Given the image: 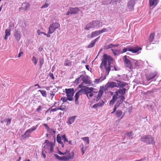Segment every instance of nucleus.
<instances>
[{
    "label": "nucleus",
    "instance_id": "1",
    "mask_svg": "<svg viewBox=\"0 0 161 161\" xmlns=\"http://www.w3.org/2000/svg\"><path fill=\"white\" fill-rule=\"evenodd\" d=\"M113 60L114 59L112 57L106 54H104L103 55V58L102 60L100 68L102 69L104 66L107 72V75H108L111 70V63Z\"/></svg>",
    "mask_w": 161,
    "mask_h": 161
},
{
    "label": "nucleus",
    "instance_id": "2",
    "mask_svg": "<svg viewBox=\"0 0 161 161\" xmlns=\"http://www.w3.org/2000/svg\"><path fill=\"white\" fill-rule=\"evenodd\" d=\"M61 150L62 152L58 150V153L59 155H64L63 156L64 161H68L73 159L75 155V153L73 151L70 152L67 149L65 151L62 149Z\"/></svg>",
    "mask_w": 161,
    "mask_h": 161
},
{
    "label": "nucleus",
    "instance_id": "3",
    "mask_svg": "<svg viewBox=\"0 0 161 161\" xmlns=\"http://www.w3.org/2000/svg\"><path fill=\"white\" fill-rule=\"evenodd\" d=\"M102 24V22L98 20H94L87 24L85 26V30L88 31L91 29L98 28L101 25L100 24Z\"/></svg>",
    "mask_w": 161,
    "mask_h": 161
},
{
    "label": "nucleus",
    "instance_id": "4",
    "mask_svg": "<svg viewBox=\"0 0 161 161\" xmlns=\"http://www.w3.org/2000/svg\"><path fill=\"white\" fill-rule=\"evenodd\" d=\"M141 141L147 144H155V142L154 141L153 137L150 135L143 136L141 138Z\"/></svg>",
    "mask_w": 161,
    "mask_h": 161
},
{
    "label": "nucleus",
    "instance_id": "5",
    "mask_svg": "<svg viewBox=\"0 0 161 161\" xmlns=\"http://www.w3.org/2000/svg\"><path fill=\"white\" fill-rule=\"evenodd\" d=\"M65 91L68 100L69 101H72L73 100V96L75 92L74 89L73 88L65 89Z\"/></svg>",
    "mask_w": 161,
    "mask_h": 161
},
{
    "label": "nucleus",
    "instance_id": "6",
    "mask_svg": "<svg viewBox=\"0 0 161 161\" xmlns=\"http://www.w3.org/2000/svg\"><path fill=\"white\" fill-rule=\"evenodd\" d=\"M59 26L60 25L57 22L53 23L49 26L48 34H52L53 33Z\"/></svg>",
    "mask_w": 161,
    "mask_h": 161
},
{
    "label": "nucleus",
    "instance_id": "7",
    "mask_svg": "<svg viewBox=\"0 0 161 161\" xmlns=\"http://www.w3.org/2000/svg\"><path fill=\"white\" fill-rule=\"evenodd\" d=\"M123 59L125 66L130 69H132L133 67L132 64L130 61L127 58V56L125 55L124 56Z\"/></svg>",
    "mask_w": 161,
    "mask_h": 161
},
{
    "label": "nucleus",
    "instance_id": "8",
    "mask_svg": "<svg viewBox=\"0 0 161 161\" xmlns=\"http://www.w3.org/2000/svg\"><path fill=\"white\" fill-rule=\"evenodd\" d=\"M80 11V10L78 7H70L69 8V10L67 12L66 14L69 15V14H76L78 13Z\"/></svg>",
    "mask_w": 161,
    "mask_h": 161
},
{
    "label": "nucleus",
    "instance_id": "9",
    "mask_svg": "<svg viewBox=\"0 0 161 161\" xmlns=\"http://www.w3.org/2000/svg\"><path fill=\"white\" fill-rule=\"evenodd\" d=\"M114 87H118L116 83L114 82H109L105 86L104 90H108V88H113Z\"/></svg>",
    "mask_w": 161,
    "mask_h": 161
},
{
    "label": "nucleus",
    "instance_id": "10",
    "mask_svg": "<svg viewBox=\"0 0 161 161\" xmlns=\"http://www.w3.org/2000/svg\"><path fill=\"white\" fill-rule=\"evenodd\" d=\"M45 143L46 144L44 146V148L45 149H50L51 152H52L53 150L54 145L53 142H50L48 140H46Z\"/></svg>",
    "mask_w": 161,
    "mask_h": 161
},
{
    "label": "nucleus",
    "instance_id": "11",
    "mask_svg": "<svg viewBox=\"0 0 161 161\" xmlns=\"http://www.w3.org/2000/svg\"><path fill=\"white\" fill-rule=\"evenodd\" d=\"M119 97L120 98V102L119 103H117L115 104L114 105V110L113 111L111 112V114H113L116 112L117 108L119 106L120 104H121L124 101V100L125 99L124 96H123L121 95L119 96Z\"/></svg>",
    "mask_w": 161,
    "mask_h": 161
},
{
    "label": "nucleus",
    "instance_id": "12",
    "mask_svg": "<svg viewBox=\"0 0 161 161\" xmlns=\"http://www.w3.org/2000/svg\"><path fill=\"white\" fill-rule=\"evenodd\" d=\"M36 126L33 127L31 128L28 129L26 130L25 133L23 135V137L24 138L29 137L31 133L33 131L35 130L37 128Z\"/></svg>",
    "mask_w": 161,
    "mask_h": 161
},
{
    "label": "nucleus",
    "instance_id": "13",
    "mask_svg": "<svg viewBox=\"0 0 161 161\" xmlns=\"http://www.w3.org/2000/svg\"><path fill=\"white\" fill-rule=\"evenodd\" d=\"M157 75V72L156 71L151 72L146 75V78L148 81H149L155 77Z\"/></svg>",
    "mask_w": 161,
    "mask_h": 161
},
{
    "label": "nucleus",
    "instance_id": "14",
    "mask_svg": "<svg viewBox=\"0 0 161 161\" xmlns=\"http://www.w3.org/2000/svg\"><path fill=\"white\" fill-rule=\"evenodd\" d=\"M82 80L85 84H92L91 81L90 80L87 75H83L82 76Z\"/></svg>",
    "mask_w": 161,
    "mask_h": 161
},
{
    "label": "nucleus",
    "instance_id": "15",
    "mask_svg": "<svg viewBox=\"0 0 161 161\" xmlns=\"http://www.w3.org/2000/svg\"><path fill=\"white\" fill-rule=\"evenodd\" d=\"M30 4L27 2H25L22 4V7L19 8V10H24L25 11H27L30 7Z\"/></svg>",
    "mask_w": 161,
    "mask_h": 161
},
{
    "label": "nucleus",
    "instance_id": "16",
    "mask_svg": "<svg viewBox=\"0 0 161 161\" xmlns=\"http://www.w3.org/2000/svg\"><path fill=\"white\" fill-rule=\"evenodd\" d=\"M82 91L81 90H80L79 91L77 92L76 93L75 96V103L78 105L79 103V102L78 101V98L82 94Z\"/></svg>",
    "mask_w": 161,
    "mask_h": 161
},
{
    "label": "nucleus",
    "instance_id": "17",
    "mask_svg": "<svg viewBox=\"0 0 161 161\" xmlns=\"http://www.w3.org/2000/svg\"><path fill=\"white\" fill-rule=\"evenodd\" d=\"M76 116H71L68 118L66 123L69 125H70L73 123L76 117Z\"/></svg>",
    "mask_w": 161,
    "mask_h": 161
},
{
    "label": "nucleus",
    "instance_id": "18",
    "mask_svg": "<svg viewBox=\"0 0 161 161\" xmlns=\"http://www.w3.org/2000/svg\"><path fill=\"white\" fill-rule=\"evenodd\" d=\"M95 89L92 87H86L84 88V90L85 92V93L86 94L88 98V94L94 91Z\"/></svg>",
    "mask_w": 161,
    "mask_h": 161
},
{
    "label": "nucleus",
    "instance_id": "19",
    "mask_svg": "<svg viewBox=\"0 0 161 161\" xmlns=\"http://www.w3.org/2000/svg\"><path fill=\"white\" fill-rule=\"evenodd\" d=\"M142 48L141 47H136L134 48H133L130 47H129L128 51L131 52L133 53H137L139 50H141Z\"/></svg>",
    "mask_w": 161,
    "mask_h": 161
},
{
    "label": "nucleus",
    "instance_id": "20",
    "mask_svg": "<svg viewBox=\"0 0 161 161\" xmlns=\"http://www.w3.org/2000/svg\"><path fill=\"white\" fill-rule=\"evenodd\" d=\"M135 3L133 0H131L128 2V7L131 10L134 9V6Z\"/></svg>",
    "mask_w": 161,
    "mask_h": 161
},
{
    "label": "nucleus",
    "instance_id": "21",
    "mask_svg": "<svg viewBox=\"0 0 161 161\" xmlns=\"http://www.w3.org/2000/svg\"><path fill=\"white\" fill-rule=\"evenodd\" d=\"M100 35L98 31H94L92 32L91 35H89L87 36V37L88 38H92L93 37H96V36Z\"/></svg>",
    "mask_w": 161,
    "mask_h": 161
},
{
    "label": "nucleus",
    "instance_id": "22",
    "mask_svg": "<svg viewBox=\"0 0 161 161\" xmlns=\"http://www.w3.org/2000/svg\"><path fill=\"white\" fill-rule=\"evenodd\" d=\"M159 0H149V4L150 7H155L157 5Z\"/></svg>",
    "mask_w": 161,
    "mask_h": 161
},
{
    "label": "nucleus",
    "instance_id": "23",
    "mask_svg": "<svg viewBox=\"0 0 161 161\" xmlns=\"http://www.w3.org/2000/svg\"><path fill=\"white\" fill-rule=\"evenodd\" d=\"M116 81L117 82L116 83L118 86L117 87H123L125 86L126 85V83L125 82L120 81L118 80H116Z\"/></svg>",
    "mask_w": 161,
    "mask_h": 161
},
{
    "label": "nucleus",
    "instance_id": "24",
    "mask_svg": "<svg viewBox=\"0 0 161 161\" xmlns=\"http://www.w3.org/2000/svg\"><path fill=\"white\" fill-rule=\"evenodd\" d=\"M99 38V37L96 38L93 40L87 46V47L88 48H91L93 47L95 45L96 42L97 41L98 39Z\"/></svg>",
    "mask_w": 161,
    "mask_h": 161
},
{
    "label": "nucleus",
    "instance_id": "25",
    "mask_svg": "<svg viewBox=\"0 0 161 161\" xmlns=\"http://www.w3.org/2000/svg\"><path fill=\"white\" fill-rule=\"evenodd\" d=\"M119 46V44H116L114 45L112 44H109L105 47V49H108L109 48H113V47H117Z\"/></svg>",
    "mask_w": 161,
    "mask_h": 161
},
{
    "label": "nucleus",
    "instance_id": "26",
    "mask_svg": "<svg viewBox=\"0 0 161 161\" xmlns=\"http://www.w3.org/2000/svg\"><path fill=\"white\" fill-rule=\"evenodd\" d=\"M20 35L19 32L18 31H15L14 36L15 38L18 40H19L20 38Z\"/></svg>",
    "mask_w": 161,
    "mask_h": 161
},
{
    "label": "nucleus",
    "instance_id": "27",
    "mask_svg": "<svg viewBox=\"0 0 161 161\" xmlns=\"http://www.w3.org/2000/svg\"><path fill=\"white\" fill-rule=\"evenodd\" d=\"M44 126L45 127V129L48 131L49 133H52L53 131L54 133H55V131L53 130L52 129H50L49 126H48L47 124H43Z\"/></svg>",
    "mask_w": 161,
    "mask_h": 161
},
{
    "label": "nucleus",
    "instance_id": "28",
    "mask_svg": "<svg viewBox=\"0 0 161 161\" xmlns=\"http://www.w3.org/2000/svg\"><path fill=\"white\" fill-rule=\"evenodd\" d=\"M126 91V89L125 88H123L121 89H119L117 92H118V94L119 93V94H121V95L123 96L125 94Z\"/></svg>",
    "mask_w": 161,
    "mask_h": 161
},
{
    "label": "nucleus",
    "instance_id": "29",
    "mask_svg": "<svg viewBox=\"0 0 161 161\" xmlns=\"http://www.w3.org/2000/svg\"><path fill=\"white\" fill-rule=\"evenodd\" d=\"M57 141L58 143H60L62 147L63 148L64 146V145L62 142L61 141V137L60 136H59L58 135H57Z\"/></svg>",
    "mask_w": 161,
    "mask_h": 161
},
{
    "label": "nucleus",
    "instance_id": "30",
    "mask_svg": "<svg viewBox=\"0 0 161 161\" xmlns=\"http://www.w3.org/2000/svg\"><path fill=\"white\" fill-rule=\"evenodd\" d=\"M155 36V33H150L148 39L149 41L151 43L153 40Z\"/></svg>",
    "mask_w": 161,
    "mask_h": 161
},
{
    "label": "nucleus",
    "instance_id": "31",
    "mask_svg": "<svg viewBox=\"0 0 161 161\" xmlns=\"http://www.w3.org/2000/svg\"><path fill=\"white\" fill-rule=\"evenodd\" d=\"M104 102L103 101H101V102L94 104L93 107L97 108L100 107H102L104 104Z\"/></svg>",
    "mask_w": 161,
    "mask_h": 161
},
{
    "label": "nucleus",
    "instance_id": "32",
    "mask_svg": "<svg viewBox=\"0 0 161 161\" xmlns=\"http://www.w3.org/2000/svg\"><path fill=\"white\" fill-rule=\"evenodd\" d=\"M84 142L86 145H88L89 143V140L88 137H85L81 138Z\"/></svg>",
    "mask_w": 161,
    "mask_h": 161
},
{
    "label": "nucleus",
    "instance_id": "33",
    "mask_svg": "<svg viewBox=\"0 0 161 161\" xmlns=\"http://www.w3.org/2000/svg\"><path fill=\"white\" fill-rule=\"evenodd\" d=\"M38 91L40 92V93L42 95V96L43 97H47V94L46 93V92L45 90H38Z\"/></svg>",
    "mask_w": 161,
    "mask_h": 161
},
{
    "label": "nucleus",
    "instance_id": "34",
    "mask_svg": "<svg viewBox=\"0 0 161 161\" xmlns=\"http://www.w3.org/2000/svg\"><path fill=\"white\" fill-rule=\"evenodd\" d=\"M123 112L120 110H118L116 113V116L117 117H120L122 114Z\"/></svg>",
    "mask_w": 161,
    "mask_h": 161
},
{
    "label": "nucleus",
    "instance_id": "35",
    "mask_svg": "<svg viewBox=\"0 0 161 161\" xmlns=\"http://www.w3.org/2000/svg\"><path fill=\"white\" fill-rule=\"evenodd\" d=\"M118 92H114V94L113 96L112 100L115 102L118 98Z\"/></svg>",
    "mask_w": 161,
    "mask_h": 161
},
{
    "label": "nucleus",
    "instance_id": "36",
    "mask_svg": "<svg viewBox=\"0 0 161 161\" xmlns=\"http://www.w3.org/2000/svg\"><path fill=\"white\" fill-rule=\"evenodd\" d=\"M59 110L63 111L64 110V108L61 107V108H55L52 109L50 110V113L51 114L52 112L56 111Z\"/></svg>",
    "mask_w": 161,
    "mask_h": 161
},
{
    "label": "nucleus",
    "instance_id": "37",
    "mask_svg": "<svg viewBox=\"0 0 161 161\" xmlns=\"http://www.w3.org/2000/svg\"><path fill=\"white\" fill-rule=\"evenodd\" d=\"M64 65L65 66H70L71 65V62L68 60H66L65 61Z\"/></svg>",
    "mask_w": 161,
    "mask_h": 161
},
{
    "label": "nucleus",
    "instance_id": "38",
    "mask_svg": "<svg viewBox=\"0 0 161 161\" xmlns=\"http://www.w3.org/2000/svg\"><path fill=\"white\" fill-rule=\"evenodd\" d=\"M103 93V91L100 90L98 92V94L96 96L97 98L98 99L101 97Z\"/></svg>",
    "mask_w": 161,
    "mask_h": 161
},
{
    "label": "nucleus",
    "instance_id": "39",
    "mask_svg": "<svg viewBox=\"0 0 161 161\" xmlns=\"http://www.w3.org/2000/svg\"><path fill=\"white\" fill-rule=\"evenodd\" d=\"M125 135H126L127 136L130 137V138L132 139V137L133 135V134L132 131H130L129 132L126 133H125Z\"/></svg>",
    "mask_w": 161,
    "mask_h": 161
},
{
    "label": "nucleus",
    "instance_id": "40",
    "mask_svg": "<svg viewBox=\"0 0 161 161\" xmlns=\"http://www.w3.org/2000/svg\"><path fill=\"white\" fill-rule=\"evenodd\" d=\"M55 156L58 159L64 161V157L63 156L62 157H59L58 154H56L55 155Z\"/></svg>",
    "mask_w": 161,
    "mask_h": 161
},
{
    "label": "nucleus",
    "instance_id": "41",
    "mask_svg": "<svg viewBox=\"0 0 161 161\" xmlns=\"http://www.w3.org/2000/svg\"><path fill=\"white\" fill-rule=\"evenodd\" d=\"M99 34H101L103 32H107L108 31L107 29L106 28H103L102 30L98 31Z\"/></svg>",
    "mask_w": 161,
    "mask_h": 161
},
{
    "label": "nucleus",
    "instance_id": "42",
    "mask_svg": "<svg viewBox=\"0 0 161 161\" xmlns=\"http://www.w3.org/2000/svg\"><path fill=\"white\" fill-rule=\"evenodd\" d=\"M62 139L64 142H68V140L66 137V136L64 134L62 136Z\"/></svg>",
    "mask_w": 161,
    "mask_h": 161
},
{
    "label": "nucleus",
    "instance_id": "43",
    "mask_svg": "<svg viewBox=\"0 0 161 161\" xmlns=\"http://www.w3.org/2000/svg\"><path fill=\"white\" fill-rule=\"evenodd\" d=\"M12 120L11 118L10 119H4V120L6 121L7 122V125H9L10 124Z\"/></svg>",
    "mask_w": 161,
    "mask_h": 161
},
{
    "label": "nucleus",
    "instance_id": "44",
    "mask_svg": "<svg viewBox=\"0 0 161 161\" xmlns=\"http://www.w3.org/2000/svg\"><path fill=\"white\" fill-rule=\"evenodd\" d=\"M32 60L34 62L35 65H36L37 64V60L36 59V58L34 56H33L32 57Z\"/></svg>",
    "mask_w": 161,
    "mask_h": 161
},
{
    "label": "nucleus",
    "instance_id": "45",
    "mask_svg": "<svg viewBox=\"0 0 161 161\" xmlns=\"http://www.w3.org/2000/svg\"><path fill=\"white\" fill-rule=\"evenodd\" d=\"M5 35L9 36L10 35V29H7L5 31Z\"/></svg>",
    "mask_w": 161,
    "mask_h": 161
},
{
    "label": "nucleus",
    "instance_id": "46",
    "mask_svg": "<svg viewBox=\"0 0 161 161\" xmlns=\"http://www.w3.org/2000/svg\"><path fill=\"white\" fill-rule=\"evenodd\" d=\"M39 63L40 67L41 68L42 67L43 64L44 63V60L43 58H41L39 60Z\"/></svg>",
    "mask_w": 161,
    "mask_h": 161
},
{
    "label": "nucleus",
    "instance_id": "47",
    "mask_svg": "<svg viewBox=\"0 0 161 161\" xmlns=\"http://www.w3.org/2000/svg\"><path fill=\"white\" fill-rule=\"evenodd\" d=\"M60 100L62 101V102H63V103H64L66 102H67V100H68L67 98H66V97H61Z\"/></svg>",
    "mask_w": 161,
    "mask_h": 161
},
{
    "label": "nucleus",
    "instance_id": "48",
    "mask_svg": "<svg viewBox=\"0 0 161 161\" xmlns=\"http://www.w3.org/2000/svg\"><path fill=\"white\" fill-rule=\"evenodd\" d=\"M95 93L94 91L92 92H91L89 93V95L88 94V98H89V97H92L94 95V93Z\"/></svg>",
    "mask_w": 161,
    "mask_h": 161
},
{
    "label": "nucleus",
    "instance_id": "49",
    "mask_svg": "<svg viewBox=\"0 0 161 161\" xmlns=\"http://www.w3.org/2000/svg\"><path fill=\"white\" fill-rule=\"evenodd\" d=\"M55 92L53 91L50 92V95L52 96V98L55 95Z\"/></svg>",
    "mask_w": 161,
    "mask_h": 161
},
{
    "label": "nucleus",
    "instance_id": "50",
    "mask_svg": "<svg viewBox=\"0 0 161 161\" xmlns=\"http://www.w3.org/2000/svg\"><path fill=\"white\" fill-rule=\"evenodd\" d=\"M115 101H114L113 100H111L110 102H109V105H111L112 106H113V104H114V103H115Z\"/></svg>",
    "mask_w": 161,
    "mask_h": 161
},
{
    "label": "nucleus",
    "instance_id": "51",
    "mask_svg": "<svg viewBox=\"0 0 161 161\" xmlns=\"http://www.w3.org/2000/svg\"><path fill=\"white\" fill-rule=\"evenodd\" d=\"M82 147L81 148V150L82 153V155H83L85 153V150L84 149V146L83 144H82Z\"/></svg>",
    "mask_w": 161,
    "mask_h": 161
},
{
    "label": "nucleus",
    "instance_id": "52",
    "mask_svg": "<svg viewBox=\"0 0 161 161\" xmlns=\"http://www.w3.org/2000/svg\"><path fill=\"white\" fill-rule=\"evenodd\" d=\"M128 49H129V47H127L126 48H124L123 49V51H122V53H125L127 51H128Z\"/></svg>",
    "mask_w": 161,
    "mask_h": 161
},
{
    "label": "nucleus",
    "instance_id": "53",
    "mask_svg": "<svg viewBox=\"0 0 161 161\" xmlns=\"http://www.w3.org/2000/svg\"><path fill=\"white\" fill-rule=\"evenodd\" d=\"M49 76H50V77L52 78V79L53 80H54V77L52 73H50L49 74Z\"/></svg>",
    "mask_w": 161,
    "mask_h": 161
},
{
    "label": "nucleus",
    "instance_id": "54",
    "mask_svg": "<svg viewBox=\"0 0 161 161\" xmlns=\"http://www.w3.org/2000/svg\"><path fill=\"white\" fill-rule=\"evenodd\" d=\"M49 6V4L48 3H45L43 5L42 7L41 8H44L47 7Z\"/></svg>",
    "mask_w": 161,
    "mask_h": 161
},
{
    "label": "nucleus",
    "instance_id": "55",
    "mask_svg": "<svg viewBox=\"0 0 161 161\" xmlns=\"http://www.w3.org/2000/svg\"><path fill=\"white\" fill-rule=\"evenodd\" d=\"M111 50L113 52V53L114 54V55L116 56V55H117V54L116 53V50L115 49H111Z\"/></svg>",
    "mask_w": 161,
    "mask_h": 161
},
{
    "label": "nucleus",
    "instance_id": "56",
    "mask_svg": "<svg viewBox=\"0 0 161 161\" xmlns=\"http://www.w3.org/2000/svg\"><path fill=\"white\" fill-rule=\"evenodd\" d=\"M42 109V107L41 106H39L38 108L36 109V111L37 112H39Z\"/></svg>",
    "mask_w": 161,
    "mask_h": 161
},
{
    "label": "nucleus",
    "instance_id": "57",
    "mask_svg": "<svg viewBox=\"0 0 161 161\" xmlns=\"http://www.w3.org/2000/svg\"><path fill=\"white\" fill-rule=\"evenodd\" d=\"M37 33L38 35H40V34H43L44 32H41L39 30H38L37 31Z\"/></svg>",
    "mask_w": 161,
    "mask_h": 161
},
{
    "label": "nucleus",
    "instance_id": "58",
    "mask_svg": "<svg viewBox=\"0 0 161 161\" xmlns=\"http://www.w3.org/2000/svg\"><path fill=\"white\" fill-rule=\"evenodd\" d=\"M23 53L22 52L19 53V54H18V57L20 58L21 57V55L23 54Z\"/></svg>",
    "mask_w": 161,
    "mask_h": 161
},
{
    "label": "nucleus",
    "instance_id": "59",
    "mask_svg": "<svg viewBox=\"0 0 161 161\" xmlns=\"http://www.w3.org/2000/svg\"><path fill=\"white\" fill-rule=\"evenodd\" d=\"M63 104H64L63 103H62V105L60 106L59 108H61V107L62 108H64V110L65 109L66 106H64L63 105Z\"/></svg>",
    "mask_w": 161,
    "mask_h": 161
},
{
    "label": "nucleus",
    "instance_id": "60",
    "mask_svg": "<svg viewBox=\"0 0 161 161\" xmlns=\"http://www.w3.org/2000/svg\"><path fill=\"white\" fill-rule=\"evenodd\" d=\"M42 155L43 157V158H45L46 157V155L44 153L43 151H42Z\"/></svg>",
    "mask_w": 161,
    "mask_h": 161
},
{
    "label": "nucleus",
    "instance_id": "61",
    "mask_svg": "<svg viewBox=\"0 0 161 161\" xmlns=\"http://www.w3.org/2000/svg\"><path fill=\"white\" fill-rule=\"evenodd\" d=\"M43 34H44L46 36H47V37H49L50 36V34H47L44 32V33H43Z\"/></svg>",
    "mask_w": 161,
    "mask_h": 161
},
{
    "label": "nucleus",
    "instance_id": "62",
    "mask_svg": "<svg viewBox=\"0 0 161 161\" xmlns=\"http://www.w3.org/2000/svg\"><path fill=\"white\" fill-rule=\"evenodd\" d=\"M86 69L88 70H89V66L88 65H86Z\"/></svg>",
    "mask_w": 161,
    "mask_h": 161
},
{
    "label": "nucleus",
    "instance_id": "63",
    "mask_svg": "<svg viewBox=\"0 0 161 161\" xmlns=\"http://www.w3.org/2000/svg\"><path fill=\"white\" fill-rule=\"evenodd\" d=\"M114 69L115 71H117L118 69L117 68H116V66L115 65L114 66Z\"/></svg>",
    "mask_w": 161,
    "mask_h": 161
},
{
    "label": "nucleus",
    "instance_id": "64",
    "mask_svg": "<svg viewBox=\"0 0 161 161\" xmlns=\"http://www.w3.org/2000/svg\"><path fill=\"white\" fill-rule=\"evenodd\" d=\"M8 36L5 35V37H4V39L6 40L7 39L8 37Z\"/></svg>",
    "mask_w": 161,
    "mask_h": 161
}]
</instances>
